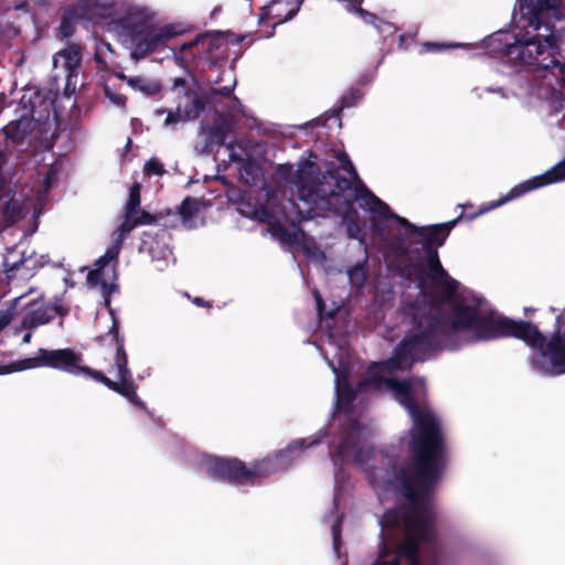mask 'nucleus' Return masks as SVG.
Listing matches in <instances>:
<instances>
[{
	"label": "nucleus",
	"instance_id": "nucleus-44",
	"mask_svg": "<svg viewBox=\"0 0 565 565\" xmlns=\"http://www.w3.org/2000/svg\"><path fill=\"white\" fill-rule=\"evenodd\" d=\"M38 193H39V199H41L42 198V191L39 190Z\"/></svg>",
	"mask_w": 565,
	"mask_h": 565
},
{
	"label": "nucleus",
	"instance_id": "nucleus-11",
	"mask_svg": "<svg viewBox=\"0 0 565 565\" xmlns=\"http://www.w3.org/2000/svg\"><path fill=\"white\" fill-rule=\"evenodd\" d=\"M46 260L43 256L38 257L34 253L30 255H22L17 259L14 252H10L4 258V267L8 278L14 277L28 279L32 277L38 268H40Z\"/></svg>",
	"mask_w": 565,
	"mask_h": 565
},
{
	"label": "nucleus",
	"instance_id": "nucleus-43",
	"mask_svg": "<svg viewBox=\"0 0 565 565\" xmlns=\"http://www.w3.org/2000/svg\"><path fill=\"white\" fill-rule=\"evenodd\" d=\"M222 93L228 94L231 93V88H226L225 90H222Z\"/></svg>",
	"mask_w": 565,
	"mask_h": 565
},
{
	"label": "nucleus",
	"instance_id": "nucleus-27",
	"mask_svg": "<svg viewBox=\"0 0 565 565\" xmlns=\"http://www.w3.org/2000/svg\"><path fill=\"white\" fill-rule=\"evenodd\" d=\"M264 221L270 225L275 234H284L279 215H266Z\"/></svg>",
	"mask_w": 565,
	"mask_h": 565
},
{
	"label": "nucleus",
	"instance_id": "nucleus-40",
	"mask_svg": "<svg viewBox=\"0 0 565 565\" xmlns=\"http://www.w3.org/2000/svg\"><path fill=\"white\" fill-rule=\"evenodd\" d=\"M299 237H303V234L301 232H296L295 233V241L298 242Z\"/></svg>",
	"mask_w": 565,
	"mask_h": 565
},
{
	"label": "nucleus",
	"instance_id": "nucleus-15",
	"mask_svg": "<svg viewBox=\"0 0 565 565\" xmlns=\"http://www.w3.org/2000/svg\"><path fill=\"white\" fill-rule=\"evenodd\" d=\"M185 106L184 108L179 105L175 111H169L166 119L164 125L170 126L180 121L191 120L199 116L202 104L198 99V97L193 94L185 95Z\"/></svg>",
	"mask_w": 565,
	"mask_h": 565
},
{
	"label": "nucleus",
	"instance_id": "nucleus-25",
	"mask_svg": "<svg viewBox=\"0 0 565 565\" xmlns=\"http://www.w3.org/2000/svg\"><path fill=\"white\" fill-rule=\"evenodd\" d=\"M163 171L164 170H163L162 164L156 159H150L145 164V173H147V174L161 175L163 173Z\"/></svg>",
	"mask_w": 565,
	"mask_h": 565
},
{
	"label": "nucleus",
	"instance_id": "nucleus-3",
	"mask_svg": "<svg viewBox=\"0 0 565 565\" xmlns=\"http://www.w3.org/2000/svg\"><path fill=\"white\" fill-rule=\"evenodd\" d=\"M102 340L114 345V352L111 354L113 364L107 372L114 376L115 380L105 376L100 372L82 366L81 355L70 349H41L35 356L15 362L9 372L46 366L60 369L72 374L88 375L105 384L109 390L125 396L130 403L142 406V403L136 395V385L134 384L131 372L128 369V359L124 349V342L118 337L117 322L114 318L110 332L104 335Z\"/></svg>",
	"mask_w": 565,
	"mask_h": 565
},
{
	"label": "nucleus",
	"instance_id": "nucleus-19",
	"mask_svg": "<svg viewBox=\"0 0 565 565\" xmlns=\"http://www.w3.org/2000/svg\"><path fill=\"white\" fill-rule=\"evenodd\" d=\"M31 126V121L26 118H20L9 122L4 128V134L12 139L19 140L24 137L28 129Z\"/></svg>",
	"mask_w": 565,
	"mask_h": 565
},
{
	"label": "nucleus",
	"instance_id": "nucleus-29",
	"mask_svg": "<svg viewBox=\"0 0 565 565\" xmlns=\"http://www.w3.org/2000/svg\"><path fill=\"white\" fill-rule=\"evenodd\" d=\"M375 26L384 35H391L395 32V26L388 22L381 21Z\"/></svg>",
	"mask_w": 565,
	"mask_h": 565
},
{
	"label": "nucleus",
	"instance_id": "nucleus-32",
	"mask_svg": "<svg viewBox=\"0 0 565 565\" xmlns=\"http://www.w3.org/2000/svg\"><path fill=\"white\" fill-rule=\"evenodd\" d=\"M106 95L109 97V99L115 104V105H118V106H122L125 105V97L124 96H120V95H115L113 93H110L109 90H106Z\"/></svg>",
	"mask_w": 565,
	"mask_h": 565
},
{
	"label": "nucleus",
	"instance_id": "nucleus-14",
	"mask_svg": "<svg viewBox=\"0 0 565 565\" xmlns=\"http://www.w3.org/2000/svg\"><path fill=\"white\" fill-rule=\"evenodd\" d=\"M51 318L50 307L42 298H39L25 307L22 313L21 324L23 328H35L49 322Z\"/></svg>",
	"mask_w": 565,
	"mask_h": 565
},
{
	"label": "nucleus",
	"instance_id": "nucleus-28",
	"mask_svg": "<svg viewBox=\"0 0 565 565\" xmlns=\"http://www.w3.org/2000/svg\"><path fill=\"white\" fill-rule=\"evenodd\" d=\"M340 523L341 521L338 519L335 524L332 526L333 547L337 552L340 545Z\"/></svg>",
	"mask_w": 565,
	"mask_h": 565
},
{
	"label": "nucleus",
	"instance_id": "nucleus-31",
	"mask_svg": "<svg viewBox=\"0 0 565 565\" xmlns=\"http://www.w3.org/2000/svg\"><path fill=\"white\" fill-rule=\"evenodd\" d=\"M10 32V25L6 18L0 13V41Z\"/></svg>",
	"mask_w": 565,
	"mask_h": 565
},
{
	"label": "nucleus",
	"instance_id": "nucleus-23",
	"mask_svg": "<svg viewBox=\"0 0 565 565\" xmlns=\"http://www.w3.org/2000/svg\"><path fill=\"white\" fill-rule=\"evenodd\" d=\"M348 276L351 285L361 286L365 280V269L362 265H355L348 270Z\"/></svg>",
	"mask_w": 565,
	"mask_h": 565
},
{
	"label": "nucleus",
	"instance_id": "nucleus-10",
	"mask_svg": "<svg viewBox=\"0 0 565 565\" xmlns=\"http://www.w3.org/2000/svg\"><path fill=\"white\" fill-rule=\"evenodd\" d=\"M301 3L302 0H273L262 8L259 22H268L275 28L292 19Z\"/></svg>",
	"mask_w": 565,
	"mask_h": 565
},
{
	"label": "nucleus",
	"instance_id": "nucleus-30",
	"mask_svg": "<svg viewBox=\"0 0 565 565\" xmlns=\"http://www.w3.org/2000/svg\"><path fill=\"white\" fill-rule=\"evenodd\" d=\"M55 179L56 172L53 169L47 170L43 180V192L49 190L50 185L54 182Z\"/></svg>",
	"mask_w": 565,
	"mask_h": 565
},
{
	"label": "nucleus",
	"instance_id": "nucleus-39",
	"mask_svg": "<svg viewBox=\"0 0 565 565\" xmlns=\"http://www.w3.org/2000/svg\"><path fill=\"white\" fill-rule=\"evenodd\" d=\"M428 324V319L424 318L419 321V328H423L424 326Z\"/></svg>",
	"mask_w": 565,
	"mask_h": 565
},
{
	"label": "nucleus",
	"instance_id": "nucleus-6",
	"mask_svg": "<svg viewBox=\"0 0 565 565\" xmlns=\"http://www.w3.org/2000/svg\"><path fill=\"white\" fill-rule=\"evenodd\" d=\"M316 443H318V439H311L309 443H307L306 439L297 440L289 445L284 454L277 457L276 463L269 459H264L257 462L253 469H246V467L236 459L213 457H207L204 460L203 469L213 478L227 480L230 482L245 483L255 478L268 476L279 469H285L287 463L284 461V458L287 457L289 452H292L297 448L302 449L309 447Z\"/></svg>",
	"mask_w": 565,
	"mask_h": 565
},
{
	"label": "nucleus",
	"instance_id": "nucleus-2",
	"mask_svg": "<svg viewBox=\"0 0 565 565\" xmlns=\"http://www.w3.org/2000/svg\"><path fill=\"white\" fill-rule=\"evenodd\" d=\"M534 10L533 18L521 25L515 41L507 45L510 60L535 66L534 71H565V64L554 61L555 50L564 43L565 30L555 29L543 20H565V0H520Z\"/></svg>",
	"mask_w": 565,
	"mask_h": 565
},
{
	"label": "nucleus",
	"instance_id": "nucleus-13",
	"mask_svg": "<svg viewBox=\"0 0 565 565\" xmlns=\"http://www.w3.org/2000/svg\"><path fill=\"white\" fill-rule=\"evenodd\" d=\"M364 436V433L361 428V426L354 422L350 425L349 431L343 437L340 445H337V452L338 456L343 461H362V448L358 447L362 440V437Z\"/></svg>",
	"mask_w": 565,
	"mask_h": 565
},
{
	"label": "nucleus",
	"instance_id": "nucleus-33",
	"mask_svg": "<svg viewBox=\"0 0 565 565\" xmlns=\"http://www.w3.org/2000/svg\"><path fill=\"white\" fill-rule=\"evenodd\" d=\"M171 258H172V253H171V250H170L169 248H167V247H166V248L162 250V256H161V258H158L157 260H158V262L162 260V262H164L166 264H168V263L170 262V259H171Z\"/></svg>",
	"mask_w": 565,
	"mask_h": 565
},
{
	"label": "nucleus",
	"instance_id": "nucleus-26",
	"mask_svg": "<svg viewBox=\"0 0 565 565\" xmlns=\"http://www.w3.org/2000/svg\"><path fill=\"white\" fill-rule=\"evenodd\" d=\"M338 160L341 164V167L347 170L353 179H356L358 178V174H356V171L352 164V162L349 160L347 153H340L338 156Z\"/></svg>",
	"mask_w": 565,
	"mask_h": 565
},
{
	"label": "nucleus",
	"instance_id": "nucleus-38",
	"mask_svg": "<svg viewBox=\"0 0 565 565\" xmlns=\"http://www.w3.org/2000/svg\"><path fill=\"white\" fill-rule=\"evenodd\" d=\"M30 340H31V332H26V333L24 334V337H23V342H24V343H28V342H30Z\"/></svg>",
	"mask_w": 565,
	"mask_h": 565
},
{
	"label": "nucleus",
	"instance_id": "nucleus-35",
	"mask_svg": "<svg viewBox=\"0 0 565 565\" xmlns=\"http://www.w3.org/2000/svg\"><path fill=\"white\" fill-rule=\"evenodd\" d=\"M200 42V39H196L194 41H190L188 43H184L181 45V51H186L192 49L194 45H196Z\"/></svg>",
	"mask_w": 565,
	"mask_h": 565
},
{
	"label": "nucleus",
	"instance_id": "nucleus-42",
	"mask_svg": "<svg viewBox=\"0 0 565 565\" xmlns=\"http://www.w3.org/2000/svg\"><path fill=\"white\" fill-rule=\"evenodd\" d=\"M183 81L182 79H175V84L179 85V84H182Z\"/></svg>",
	"mask_w": 565,
	"mask_h": 565
},
{
	"label": "nucleus",
	"instance_id": "nucleus-41",
	"mask_svg": "<svg viewBox=\"0 0 565 565\" xmlns=\"http://www.w3.org/2000/svg\"><path fill=\"white\" fill-rule=\"evenodd\" d=\"M156 113H157V115H163V114H164V110H163V109H159V110H157Z\"/></svg>",
	"mask_w": 565,
	"mask_h": 565
},
{
	"label": "nucleus",
	"instance_id": "nucleus-7",
	"mask_svg": "<svg viewBox=\"0 0 565 565\" xmlns=\"http://www.w3.org/2000/svg\"><path fill=\"white\" fill-rule=\"evenodd\" d=\"M4 156L0 151V215L6 226L24 216L30 205L23 188H18L3 171Z\"/></svg>",
	"mask_w": 565,
	"mask_h": 565
},
{
	"label": "nucleus",
	"instance_id": "nucleus-9",
	"mask_svg": "<svg viewBox=\"0 0 565 565\" xmlns=\"http://www.w3.org/2000/svg\"><path fill=\"white\" fill-rule=\"evenodd\" d=\"M118 255L119 245H111L96 260L94 268L87 275L89 287L99 289L104 296H109L117 289L116 262Z\"/></svg>",
	"mask_w": 565,
	"mask_h": 565
},
{
	"label": "nucleus",
	"instance_id": "nucleus-1",
	"mask_svg": "<svg viewBox=\"0 0 565 565\" xmlns=\"http://www.w3.org/2000/svg\"><path fill=\"white\" fill-rule=\"evenodd\" d=\"M451 324L465 341L519 338L535 350L532 365L536 371L550 376L565 373V310L557 317L554 334L547 341L535 326L502 317L482 298L467 292L454 301Z\"/></svg>",
	"mask_w": 565,
	"mask_h": 565
},
{
	"label": "nucleus",
	"instance_id": "nucleus-5",
	"mask_svg": "<svg viewBox=\"0 0 565 565\" xmlns=\"http://www.w3.org/2000/svg\"><path fill=\"white\" fill-rule=\"evenodd\" d=\"M295 183L298 198L307 207L301 210L291 200L281 204V216L292 224L313 217L315 209L331 210V200L338 202L349 184L347 180H338L332 173L324 174L322 181L318 182L315 163L308 160L299 164Z\"/></svg>",
	"mask_w": 565,
	"mask_h": 565
},
{
	"label": "nucleus",
	"instance_id": "nucleus-18",
	"mask_svg": "<svg viewBox=\"0 0 565 565\" xmlns=\"http://www.w3.org/2000/svg\"><path fill=\"white\" fill-rule=\"evenodd\" d=\"M128 85L146 95H156L160 90V84L157 81L148 79L145 77H131L128 79Z\"/></svg>",
	"mask_w": 565,
	"mask_h": 565
},
{
	"label": "nucleus",
	"instance_id": "nucleus-20",
	"mask_svg": "<svg viewBox=\"0 0 565 565\" xmlns=\"http://www.w3.org/2000/svg\"><path fill=\"white\" fill-rule=\"evenodd\" d=\"M202 203L195 199H185L180 206V215L186 227L192 226V217H194L201 209Z\"/></svg>",
	"mask_w": 565,
	"mask_h": 565
},
{
	"label": "nucleus",
	"instance_id": "nucleus-37",
	"mask_svg": "<svg viewBox=\"0 0 565 565\" xmlns=\"http://www.w3.org/2000/svg\"><path fill=\"white\" fill-rule=\"evenodd\" d=\"M68 29H70L68 23L66 21H64L61 25V30H62L64 36H67L70 34Z\"/></svg>",
	"mask_w": 565,
	"mask_h": 565
},
{
	"label": "nucleus",
	"instance_id": "nucleus-34",
	"mask_svg": "<svg viewBox=\"0 0 565 565\" xmlns=\"http://www.w3.org/2000/svg\"><path fill=\"white\" fill-rule=\"evenodd\" d=\"M315 298H316V303H317L318 312L321 316L322 307H323L322 298H321V296L318 292H315Z\"/></svg>",
	"mask_w": 565,
	"mask_h": 565
},
{
	"label": "nucleus",
	"instance_id": "nucleus-4",
	"mask_svg": "<svg viewBox=\"0 0 565 565\" xmlns=\"http://www.w3.org/2000/svg\"><path fill=\"white\" fill-rule=\"evenodd\" d=\"M356 200L361 207L372 213L374 218H395L405 227L407 233L418 234L423 238L424 243L427 245L426 258L422 264L419 273V279L423 282L430 281L448 295H451L457 290L458 282L446 273L439 262L437 252L431 248L433 245L441 246L444 244L457 221L425 227H416L406 218L392 214L390 207L369 191L360 192L356 195Z\"/></svg>",
	"mask_w": 565,
	"mask_h": 565
},
{
	"label": "nucleus",
	"instance_id": "nucleus-8",
	"mask_svg": "<svg viewBox=\"0 0 565 565\" xmlns=\"http://www.w3.org/2000/svg\"><path fill=\"white\" fill-rule=\"evenodd\" d=\"M94 17L105 23H119L124 26H132L138 23L149 22L152 13L142 7L105 2H98L94 7Z\"/></svg>",
	"mask_w": 565,
	"mask_h": 565
},
{
	"label": "nucleus",
	"instance_id": "nucleus-16",
	"mask_svg": "<svg viewBox=\"0 0 565 565\" xmlns=\"http://www.w3.org/2000/svg\"><path fill=\"white\" fill-rule=\"evenodd\" d=\"M153 221V217L148 213H142L140 217H135V214L125 213V217L122 223L117 230L116 238L114 239L113 245H119V249L121 248V243L125 236L137 225L139 224H149Z\"/></svg>",
	"mask_w": 565,
	"mask_h": 565
},
{
	"label": "nucleus",
	"instance_id": "nucleus-12",
	"mask_svg": "<svg viewBox=\"0 0 565 565\" xmlns=\"http://www.w3.org/2000/svg\"><path fill=\"white\" fill-rule=\"evenodd\" d=\"M178 34L172 25H147L137 42L136 52L142 55L152 52Z\"/></svg>",
	"mask_w": 565,
	"mask_h": 565
},
{
	"label": "nucleus",
	"instance_id": "nucleus-36",
	"mask_svg": "<svg viewBox=\"0 0 565 565\" xmlns=\"http://www.w3.org/2000/svg\"><path fill=\"white\" fill-rule=\"evenodd\" d=\"M348 232H349V236H350L351 238H358V232H359V228H358V227H355V226H351V225H350V226L348 227Z\"/></svg>",
	"mask_w": 565,
	"mask_h": 565
},
{
	"label": "nucleus",
	"instance_id": "nucleus-22",
	"mask_svg": "<svg viewBox=\"0 0 565 565\" xmlns=\"http://www.w3.org/2000/svg\"><path fill=\"white\" fill-rule=\"evenodd\" d=\"M140 205V185L134 184L130 189L129 199L125 207V213L136 214Z\"/></svg>",
	"mask_w": 565,
	"mask_h": 565
},
{
	"label": "nucleus",
	"instance_id": "nucleus-24",
	"mask_svg": "<svg viewBox=\"0 0 565 565\" xmlns=\"http://www.w3.org/2000/svg\"><path fill=\"white\" fill-rule=\"evenodd\" d=\"M21 298H17L12 308L7 309L4 312L0 315V329L4 328L9 324V322L13 319L15 307L20 303Z\"/></svg>",
	"mask_w": 565,
	"mask_h": 565
},
{
	"label": "nucleus",
	"instance_id": "nucleus-21",
	"mask_svg": "<svg viewBox=\"0 0 565 565\" xmlns=\"http://www.w3.org/2000/svg\"><path fill=\"white\" fill-rule=\"evenodd\" d=\"M140 205V185L134 184L130 189L129 199L125 207V213L136 214Z\"/></svg>",
	"mask_w": 565,
	"mask_h": 565
},
{
	"label": "nucleus",
	"instance_id": "nucleus-17",
	"mask_svg": "<svg viewBox=\"0 0 565 565\" xmlns=\"http://www.w3.org/2000/svg\"><path fill=\"white\" fill-rule=\"evenodd\" d=\"M60 61L63 62V66L73 71L81 63V49L76 44L67 45L64 50L57 53L54 57V65L56 66Z\"/></svg>",
	"mask_w": 565,
	"mask_h": 565
}]
</instances>
